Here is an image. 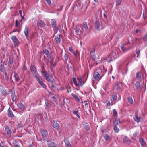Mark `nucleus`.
Returning <instances> with one entry per match:
<instances>
[{"mask_svg":"<svg viewBox=\"0 0 147 147\" xmlns=\"http://www.w3.org/2000/svg\"><path fill=\"white\" fill-rule=\"evenodd\" d=\"M41 132L43 139L45 140V138L48 136L47 131L46 129H41Z\"/></svg>","mask_w":147,"mask_h":147,"instance_id":"f257e3e1","label":"nucleus"},{"mask_svg":"<svg viewBox=\"0 0 147 147\" xmlns=\"http://www.w3.org/2000/svg\"><path fill=\"white\" fill-rule=\"evenodd\" d=\"M99 70L100 71H101V70L100 69H99L98 70H96V71H95L94 72L93 75V77L95 80H98L100 76V74L98 73V72L97 71Z\"/></svg>","mask_w":147,"mask_h":147,"instance_id":"f03ea898","label":"nucleus"},{"mask_svg":"<svg viewBox=\"0 0 147 147\" xmlns=\"http://www.w3.org/2000/svg\"><path fill=\"white\" fill-rule=\"evenodd\" d=\"M110 55L114 59L118 57V52L116 50L112 51L111 53H110Z\"/></svg>","mask_w":147,"mask_h":147,"instance_id":"7ed1b4c3","label":"nucleus"},{"mask_svg":"<svg viewBox=\"0 0 147 147\" xmlns=\"http://www.w3.org/2000/svg\"><path fill=\"white\" fill-rule=\"evenodd\" d=\"M119 123H120V121L118 118H116L115 119H114L113 120L114 129H118L117 126Z\"/></svg>","mask_w":147,"mask_h":147,"instance_id":"20e7f679","label":"nucleus"},{"mask_svg":"<svg viewBox=\"0 0 147 147\" xmlns=\"http://www.w3.org/2000/svg\"><path fill=\"white\" fill-rule=\"evenodd\" d=\"M100 23L99 21L97 20L96 21L95 23L94 27L97 31H99L100 30Z\"/></svg>","mask_w":147,"mask_h":147,"instance_id":"39448f33","label":"nucleus"},{"mask_svg":"<svg viewBox=\"0 0 147 147\" xmlns=\"http://www.w3.org/2000/svg\"><path fill=\"white\" fill-rule=\"evenodd\" d=\"M30 70L32 74L35 75L36 73V70L35 67L34 65H32L30 67Z\"/></svg>","mask_w":147,"mask_h":147,"instance_id":"423d86ee","label":"nucleus"},{"mask_svg":"<svg viewBox=\"0 0 147 147\" xmlns=\"http://www.w3.org/2000/svg\"><path fill=\"white\" fill-rule=\"evenodd\" d=\"M51 25L53 27H54V30H55L56 29V22L55 20L52 19L51 21Z\"/></svg>","mask_w":147,"mask_h":147,"instance_id":"0eeeda50","label":"nucleus"},{"mask_svg":"<svg viewBox=\"0 0 147 147\" xmlns=\"http://www.w3.org/2000/svg\"><path fill=\"white\" fill-rule=\"evenodd\" d=\"M94 51L95 50L94 49V50L91 51L90 53L91 58L94 61H95V55L94 54Z\"/></svg>","mask_w":147,"mask_h":147,"instance_id":"6e6552de","label":"nucleus"},{"mask_svg":"<svg viewBox=\"0 0 147 147\" xmlns=\"http://www.w3.org/2000/svg\"><path fill=\"white\" fill-rule=\"evenodd\" d=\"M48 58H49V60H50V63L51 65L53 67H55L56 64L53 62V59L52 55L49 56V57Z\"/></svg>","mask_w":147,"mask_h":147,"instance_id":"1a4fd4ad","label":"nucleus"},{"mask_svg":"<svg viewBox=\"0 0 147 147\" xmlns=\"http://www.w3.org/2000/svg\"><path fill=\"white\" fill-rule=\"evenodd\" d=\"M103 137L104 139L107 141L111 140V138L110 136L107 134H103Z\"/></svg>","mask_w":147,"mask_h":147,"instance_id":"9d476101","label":"nucleus"},{"mask_svg":"<svg viewBox=\"0 0 147 147\" xmlns=\"http://www.w3.org/2000/svg\"><path fill=\"white\" fill-rule=\"evenodd\" d=\"M139 142L142 146H146V143L142 138H139Z\"/></svg>","mask_w":147,"mask_h":147,"instance_id":"9b49d317","label":"nucleus"},{"mask_svg":"<svg viewBox=\"0 0 147 147\" xmlns=\"http://www.w3.org/2000/svg\"><path fill=\"white\" fill-rule=\"evenodd\" d=\"M11 92V97L12 98V100L13 101H15L16 99V97L15 94V92L14 91H12Z\"/></svg>","mask_w":147,"mask_h":147,"instance_id":"f8f14e48","label":"nucleus"},{"mask_svg":"<svg viewBox=\"0 0 147 147\" xmlns=\"http://www.w3.org/2000/svg\"><path fill=\"white\" fill-rule=\"evenodd\" d=\"M64 141L65 142L67 147H71V145L68 139L65 138L64 140Z\"/></svg>","mask_w":147,"mask_h":147,"instance_id":"ddd939ff","label":"nucleus"},{"mask_svg":"<svg viewBox=\"0 0 147 147\" xmlns=\"http://www.w3.org/2000/svg\"><path fill=\"white\" fill-rule=\"evenodd\" d=\"M37 25L38 27H44L45 26L44 22L42 20H40V22L38 23Z\"/></svg>","mask_w":147,"mask_h":147,"instance_id":"4468645a","label":"nucleus"},{"mask_svg":"<svg viewBox=\"0 0 147 147\" xmlns=\"http://www.w3.org/2000/svg\"><path fill=\"white\" fill-rule=\"evenodd\" d=\"M79 1L81 3L82 7H83L86 5L87 0H78L77 2L79 3Z\"/></svg>","mask_w":147,"mask_h":147,"instance_id":"2eb2a0df","label":"nucleus"},{"mask_svg":"<svg viewBox=\"0 0 147 147\" xmlns=\"http://www.w3.org/2000/svg\"><path fill=\"white\" fill-rule=\"evenodd\" d=\"M57 122V121L56 122L54 121L52 123L53 127L54 128H55L56 129H58L59 128V125Z\"/></svg>","mask_w":147,"mask_h":147,"instance_id":"dca6fc26","label":"nucleus"},{"mask_svg":"<svg viewBox=\"0 0 147 147\" xmlns=\"http://www.w3.org/2000/svg\"><path fill=\"white\" fill-rule=\"evenodd\" d=\"M123 141L124 143L127 142L128 143H130L131 142L130 140L127 136H125L123 138Z\"/></svg>","mask_w":147,"mask_h":147,"instance_id":"f3484780","label":"nucleus"},{"mask_svg":"<svg viewBox=\"0 0 147 147\" xmlns=\"http://www.w3.org/2000/svg\"><path fill=\"white\" fill-rule=\"evenodd\" d=\"M48 144V147H56V146L55 143L51 141H49Z\"/></svg>","mask_w":147,"mask_h":147,"instance_id":"a211bd4d","label":"nucleus"},{"mask_svg":"<svg viewBox=\"0 0 147 147\" xmlns=\"http://www.w3.org/2000/svg\"><path fill=\"white\" fill-rule=\"evenodd\" d=\"M135 87L136 89L138 90H140L141 89L140 85V82L139 81L137 82L135 84Z\"/></svg>","mask_w":147,"mask_h":147,"instance_id":"6ab92c4d","label":"nucleus"},{"mask_svg":"<svg viewBox=\"0 0 147 147\" xmlns=\"http://www.w3.org/2000/svg\"><path fill=\"white\" fill-rule=\"evenodd\" d=\"M2 61H1V63H0V71L1 72H3L5 71V67L4 65V63L2 62Z\"/></svg>","mask_w":147,"mask_h":147,"instance_id":"aec40b11","label":"nucleus"},{"mask_svg":"<svg viewBox=\"0 0 147 147\" xmlns=\"http://www.w3.org/2000/svg\"><path fill=\"white\" fill-rule=\"evenodd\" d=\"M43 53H45L47 56L48 57H49L52 55L51 54H49V52L47 49H45L43 50Z\"/></svg>","mask_w":147,"mask_h":147,"instance_id":"412c9836","label":"nucleus"},{"mask_svg":"<svg viewBox=\"0 0 147 147\" xmlns=\"http://www.w3.org/2000/svg\"><path fill=\"white\" fill-rule=\"evenodd\" d=\"M8 115L9 117H14L13 114L11 110L10 107L8 109Z\"/></svg>","mask_w":147,"mask_h":147,"instance_id":"4be33fe9","label":"nucleus"},{"mask_svg":"<svg viewBox=\"0 0 147 147\" xmlns=\"http://www.w3.org/2000/svg\"><path fill=\"white\" fill-rule=\"evenodd\" d=\"M71 95L77 101L79 102H80V100L77 96L74 93H72Z\"/></svg>","mask_w":147,"mask_h":147,"instance_id":"5701e85b","label":"nucleus"},{"mask_svg":"<svg viewBox=\"0 0 147 147\" xmlns=\"http://www.w3.org/2000/svg\"><path fill=\"white\" fill-rule=\"evenodd\" d=\"M51 81L49 82V87H50V86H51L52 85H53L56 84L55 83V80L54 78H51Z\"/></svg>","mask_w":147,"mask_h":147,"instance_id":"b1692460","label":"nucleus"},{"mask_svg":"<svg viewBox=\"0 0 147 147\" xmlns=\"http://www.w3.org/2000/svg\"><path fill=\"white\" fill-rule=\"evenodd\" d=\"M73 66L72 63H69L67 65V68L68 69V71H69V69H71L72 70H74V68L72 67Z\"/></svg>","mask_w":147,"mask_h":147,"instance_id":"393cba45","label":"nucleus"},{"mask_svg":"<svg viewBox=\"0 0 147 147\" xmlns=\"http://www.w3.org/2000/svg\"><path fill=\"white\" fill-rule=\"evenodd\" d=\"M17 106L19 108H20L21 109L23 110L25 109L24 106L21 103H20L18 104L17 105Z\"/></svg>","mask_w":147,"mask_h":147,"instance_id":"a878e982","label":"nucleus"},{"mask_svg":"<svg viewBox=\"0 0 147 147\" xmlns=\"http://www.w3.org/2000/svg\"><path fill=\"white\" fill-rule=\"evenodd\" d=\"M42 72L43 74V77L45 78L49 75V74L46 71H42Z\"/></svg>","mask_w":147,"mask_h":147,"instance_id":"bb28decb","label":"nucleus"},{"mask_svg":"<svg viewBox=\"0 0 147 147\" xmlns=\"http://www.w3.org/2000/svg\"><path fill=\"white\" fill-rule=\"evenodd\" d=\"M28 29L27 27H25V30L24 31V34L25 35L26 37L28 36Z\"/></svg>","mask_w":147,"mask_h":147,"instance_id":"cd10ccee","label":"nucleus"},{"mask_svg":"<svg viewBox=\"0 0 147 147\" xmlns=\"http://www.w3.org/2000/svg\"><path fill=\"white\" fill-rule=\"evenodd\" d=\"M51 78H53L51 75H49L45 78L49 82L51 81Z\"/></svg>","mask_w":147,"mask_h":147,"instance_id":"c85d7f7f","label":"nucleus"},{"mask_svg":"<svg viewBox=\"0 0 147 147\" xmlns=\"http://www.w3.org/2000/svg\"><path fill=\"white\" fill-rule=\"evenodd\" d=\"M14 77L15 78V80L17 82L19 80L20 78L18 76V74L15 72H14Z\"/></svg>","mask_w":147,"mask_h":147,"instance_id":"c756f323","label":"nucleus"},{"mask_svg":"<svg viewBox=\"0 0 147 147\" xmlns=\"http://www.w3.org/2000/svg\"><path fill=\"white\" fill-rule=\"evenodd\" d=\"M55 40L57 43H60V35H59L58 36L56 37Z\"/></svg>","mask_w":147,"mask_h":147,"instance_id":"7c9ffc66","label":"nucleus"},{"mask_svg":"<svg viewBox=\"0 0 147 147\" xmlns=\"http://www.w3.org/2000/svg\"><path fill=\"white\" fill-rule=\"evenodd\" d=\"M134 121L138 123L140 121V119L138 117L137 115H135V117L134 118Z\"/></svg>","mask_w":147,"mask_h":147,"instance_id":"2f4dec72","label":"nucleus"},{"mask_svg":"<svg viewBox=\"0 0 147 147\" xmlns=\"http://www.w3.org/2000/svg\"><path fill=\"white\" fill-rule=\"evenodd\" d=\"M121 49L123 53L126 52L129 50L128 48H126L124 46L121 47Z\"/></svg>","mask_w":147,"mask_h":147,"instance_id":"473e14b6","label":"nucleus"},{"mask_svg":"<svg viewBox=\"0 0 147 147\" xmlns=\"http://www.w3.org/2000/svg\"><path fill=\"white\" fill-rule=\"evenodd\" d=\"M24 124H23L22 122H20L18 123V126L19 128H22L24 126Z\"/></svg>","mask_w":147,"mask_h":147,"instance_id":"72a5a7b5","label":"nucleus"},{"mask_svg":"<svg viewBox=\"0 0 147 147\" xmlns=\"http://www.w3.org/2000/svg\"><path fill=\"white\" fill-rule=\"evenodd\" d=\"M78 27V26H76L75 28L74 29V30L75 31V32L77 35L78 34L79 32V29Z\"/></svg>","mask_w":147,"mask_h":147,"instance_id":"f704fd0d","label":"nucleus"},{"mask_svg":"<svg viewBox=\"0 0 147 147\" xmlns=\"http://www.w3.org/2000/svg\"><path fill=\"white\" fill-rule=\"evenodd\" d=\"M79 82L80 83L79 85L81 86H82V84H84V82L82 83V79L81 78H78Z\"/></svg>","mask_w":147,"mask_h":147,"instance_id":"c9c22d12","label":"nucleus"},{"mask_svg":"<svg viewBox=\"0 0 147 147\" xmlns=\"http://www.w3.org/2000/svg\"><path fill=\"white\" fill-rule=\"evenodd\" d=\"M1 91L3 94H6L7 93L6 90L3 88H2L1 89Z\"/></svg>","mask_w":147,"mask_h":147,"instance_id":"e433bc0d","label":"nucleus"},{"mask_svg":"<svg viewBox=\"0 0 147 147\" xmlns=\"http://www.w3.org/2000/svg\"><path fill=\"white\" fill-rule=\"evenodd\" d=\"M84 127L85 129H89L90 126L89 125V124L87 123H85L84 124Z\"/></svg>","mask_w":147,"mask_h":147,"instance_id":"4c0bfd02","label":"nucleus"},{"mask_svg":"<svg viewBox=\"0 0 147 147\" xmlns=\"http://www.w3.org/2000/svg\"><path fill=\"white\" fill-rule=\"evenodd\" d=\"M13 42H14L15 45L18 46V45L19 42L17 38L13 41Z\"/></svg>","mask_w":147,"mask_h":147,"instance_id":"58836bf2","label":"nucleus"},{"mask_svg":"<svg viewBox=\"0 0 147 147\" xmlns=\"http://www.w3.org/2000/svg\"><path fill=\"white\" fill-rule=\"evenodd\" d=\"M127 99H128V102L129 103L131 104H132L133 103V100H132V99L131 97H128Z\"/></svg>","mask_w":147,"mask_h":147,"instance_id":"ea45409f","label":"nucleus"},{"mask_svg":"<svg viewBox=\"0 0 147 147\" xmlns=\"http://www.w3.org/2000/svg\"><path fill=\"white\" fill-rule=\"evenodd\" d=\"M4 74L5 77V80L7 81H8L9 79V76L7 75V73L6 72H5L4 73Z\"/></svg>","mask_w":147,"mask_h":147,"instance_id":"a19ab883","label":"nucleus"},{"mask_svg":"<svg viewBox=\"0 0 147 147\" xmlns=\"http://www.w3.org/2000/svg\"><path fill=\"white\" fill-rule=\"evenodd\" d=\"M83 26L86 30H87L88 29L87 24L86 22H84L83 23Z\"/></svg>","mask_w":147,"mask_h":147,"instance_id":"79ce46f5","label":"nucleus"},{"mask_svg":"<svg viewBox=\"0 0 147 147\" xmlns=\"http://www.w3.org/2000/svg\"><path fill=\"white\" fill-rule=\"evenodd\" d=\"M74 113L77 117L78 118H80V117L79 116V115L78 111H74Z\"/></svg>","mask_w":147,"mask_h":147,"instance_id":"37998d69","label":"nucleus"},{"mask_svg":"<svg viewBox=\"0 0 147 147\" xmlns=\"http://www.w3.org/2000/svg\"><path fill=\"white\" fill-rule=\"evenodd\" d=\"M113 113L114 117H116L117 116V114L115 109H114L113 110Z\"/></svg>","mask_w":147,"mask_h":147,"instance_id":"c03bdc74","label":"nucleus"},{"mask_svg":"<svg viewBox=\"0 0 147 147\" xmlns=\"http://www.w3.org/2000/svg\"><path fill=\"white\" fill-rule=\"evenodd\" d=\"M116 1L117 6H118L120 5L121 3V0H115Z\"/></svg>","mask_w":147,"mask_h":147,"instance_id":"a18cd8bd","label":"nucleus"},{"mask_svg":"<svg viewBox=\"0 0 147 147\" xmlns=\"http://www.w3.org/2000/svg\"><path fill=\"white\" fill-rule=\"evenodd\" d=\"M6 130H6V131H7V134L9 136H10L11 134V131L9 129H5Z\"/></svg>","mask_w":147,"mask_h":147,"instance_id":"49530a36","label":"nucleus"},{"mask_svg":"<svg viewBox=\"0 0 147 147\" xmlns=\"http://www.w3.org/2000/svg\"><path fill=\"white\" fill-rule=\"evenodd\" d=\"M143 39V40L145 41H147V34L144 36Z\"/></svg>","mask_w":147,"mask_h":147,"instance_id":"de8ad7c7","label":"nucleus"},{"mask_svg":"<svg viewBox=\"0 0 147 147\" xmlns=\"http://www.w3.org/2000/svg\"><path fill=\"white\" fill-rule=\"evenodd\" d=\"M116 89L117 91H118L120 90V87L119 84H117L116 85Z\"/></svg>","mask_w":147,"mask_h":147,"instance_id":"09e8293b","label":"nucleus"},{"mask_svg":"<svg viewBox=\"0 0 147 147\" xmlns=\"http://www.w3.org/2000/svg\"><path fill=\"white\" fill-rule=\"evenodd\" d=\"M39 84L41 85L43 88H44L45 87V86L44 84L41 81L40 82H39Z\"/></svg>","mask_w":147,"mask_h":147,"instance_id":"8fccbe9b","label":"nucleus"},{"mask_svg":"<svg viewBox=\"0 0 147 147\" xmlns=\"http://www.w3.org/2000/svg\"><path fill=\"white\" fill-rule=\"evenodd\" d=\"M136 78L138 79H140L141 78V75L140 73H137L136 74Z\"/></svg>","mask_w":147,"mask_h":147,"instance_id":"3c124183","label":"nucleus"},{"mask_svg":"<svg viewBox=\"0 0 147 147\" xmlns=\"http://www.w3.org/2000/svg\"><path fill=\"white\" fill-rule=\"evenodd\" d=\"M13 63V60L11 58H9V63L10 64H12Z\"/></svg>","mask_w":147,"mask_h":147,"instance_id":"603ef678","label":"nucleus"},{"mask_svg":"<svg viewBox=\"0 0 147 147\" xmlns=\"http://www.w3.org/2000/svg\"><path fill=\"white\" fill-rule=\"evenodd\" d=\"M113 100H115L117 99V95L116 94H115L113 96Z\"/></svg>","mask_w":147,"mask_h":147,"instance_id":"864d4df0","label":"nucleus"},{"mask_svg":"<svg viewBox=\"0 0 147 147\" xmlns=\"http://www.w3.org/2000/svg\"><path fill=\"white\" fill-rule=\"evenodd\" d=\"M49 87L52 91H54V90H53V88H55L56 86H55V85H52L51 86V87L50 86Z\"/></svg>","mask_w":147,"mask_h":147,"instance_id":"5fc2aeb1","label":"nucleus"},{"mask_svg":"<svg viewBox=\"0 0 147 147\" xmlns=\"http://www.w3.org/2000/svg\"><path fill=\"white\" fill-rule=\"evenodd\" d=\"M18 21L17 20H16V23L15 26L16 27H17L18 26Z\"/></svg>","mask_w":147,"mask_h":147,"instance_id":"6e6d98bb","label":"nucleus"},{"mask_svg":"<svg viewBox=\"0 0 147 147\" xmlns=\"http://www.w3.org/2000/svg\"><path fill=\"white\" fill-rule=\"evenodd\" d=\"M11 38L13 40V41H14L15 39H16L17 38L16 37V36H12L11 37Z\"/></svg>","mask_w":147,"mask_h":147,"instance_id":"4d7b16f0","label":"nucleus"},{"mask_svg":"<svg viewBox=\"0 0 147 147\" xmlns=\"http://www.w3.org/2000/svg\"><path fill=\"white\" fill-rule=\"evenodd\" d=\"M64 57L66 61H67L68 58V55L66 54L65 55Z\"/></svg>","mask_w":147,"mask_h":147,"instance_id":"13d9d810","label":"nucleus"},{"mask_svg":"<svg viewBox=\"0 0 147 147\" xmlns=\"http://www.w3.org/2000/svg\"><path fill=\"white\" fill-rule=\"evenodd\" d=\"M69 50L70 52H71L72 53L74 52V51L72 49V48L71 47H70L69 48Z\"/></svg>","mask_w":147,"mask_h":147,"instance_id":"bf43d9fd","label":"nucleus"},{"mask_svg":"<svg viewBox=\"0 0 147 147\" xmlns=\"http://www.w3.org/2000/svg\"><path fill=\"white\" fill-rule=\"evenodd\" d=\"M47 1L48 4L49 5H50L51 4V2L50 0H46Z\"/></svg>","mask_w":147,"mask_h":147,"instance_id":"052dcab7","label":"nucleus"},{"mask_svg":"<svg viewBox=\"0 0 147 147\" xmlns=\"http://www.w3.org/2000/svg\"><path fill=\"white\" fill-rule=\"evenodd\" d=\"M19 12L20 14V16H22V10H19Z\"/></svg>","mask_w":147,"mask_h":147,"instance_id":"680f3d73","label":"nucleus"},{"mask_svg":"<svg viewBox=\"0 0 147 147\" xmlns=\"http://www.w3.org/2000/svg\"><path fill=\"white\" fill-rule=\"evenodd\" d=\"M58 29L60 31H61V26L60 25H58L57 27Z\"/></svg>","mask_w":147,"mask_h":147,"instance_id":"e2e57ef3","label":"nucleus"},{"mask_svg":"<svg viewBox=\"0 0 147 147\" xmlns=\"http://www.w3.org/2000/svg\"><path fill=\"white\" fill-rule=\"evenodd\" d=\"M136 53L138 55H139V54H140V50H139L138 51V50H136Z\"/></svg>","mask_w":147,"mask_h":147,"instance_id":"0e129e2a","label":"nucleus"},{"mask_svg":"<svg viewBox=\"0 0 147 147\" xmlns=\"http://www.w3.org/2000/svg\"><path fill=\"white\" fill-rule=\"evenodd\" d=\"M73 82L74 84L76 83L77 82L75 78H73Z\"/></svg>","mask_w":147,"mask_h":147,"instance_id":"69168bd1","label":"nucleus"},{"mask_svg":"<svg viewBox=\"0 0 147 147\" xmlns=\"http://www.w3.org/2000/svg\"><path fill=\"white\" fill-rule=\"evenodd\" d=\"M23 69L24 70H26L27 69V68L25 65L23 66Z\"/></svg>","mask_w":147,"mask_h":147,"instance_id":"338daca9","label":"nucleus"},{"mask_svg":"<svg viewBox=\"0 0 147 147\" xmlns=\"http://www.w3.org/2000/svg\"><path fill=\"white\" fill-rule=\"evenodd\" d=\"M71 91V88L70 87H69V88H67V92L68 93H69Z\"/></svg>","mask_w":147,"mask_h":147,"instance_id":"774afa93","label":"nucleus"}]
</instances>
